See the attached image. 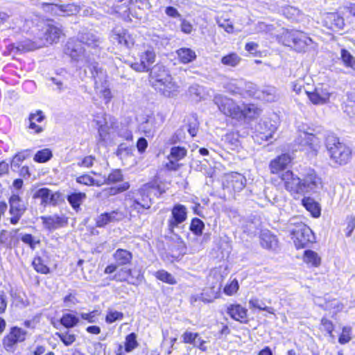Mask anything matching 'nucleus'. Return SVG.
Segmentation results:
<instances>
[{
    "instance_id": "nucleus-49",
    "label": "nucleus",
    "mask_w": 355,
    "mask_h": 355,
    "mask_svg": "<svg viewBox=\"0 0 355 355\" xmlns=\"http://www.w3.org/2000/svg\"><path fill=\"white\" fill-rule=\"evenodd\" d=\"M204 223L199 218H193L190 225V230L196 235H201L204 229Z\"/></svg>"
},
{
    "instance_id": "nucleus-32",
    "label": "nucleus",
    "mask_w": 355,
    "mask_h": 355,
    "mask_svg": "<svg viewBox=\"0 0 355 355\" xmlns=\"http://www.w3.org/2000/svg\"><path fill=\"white\" fill-rule=\"evenodd\" d=\"M302 204L313 217L317 218L320 215V205L313 198L305 197L302 200Z\"/></svg>"
},
{
    "instance_id": "nucleus-51",
    "label": "nucleus",
    "mask_w": 355,
    "mask_h": 355,
    "mask_svg": "<svg viewBox=\"0 0 355 355\" xmlns=\"http://www.w3.org/2000/svg\"><path fill=\"white\" fill-rule=\"evenodd\" d=\"M33 266L37 272L47 274L49 272V268L44 263L40 257H35L33 261Z\"/></svg>"
},
{
    "instance_id": "nucleus-58",
    "label": "nucleus",
    "mask_w": 355,
    "mask_h": 355,
    "mask_svg": "<svg viewBox=\"0 0 355 355\" xmlns=\"http://www.w3.org/2000/svg\"><path fill=\"white\" fill-rule=\"evenodd\" d=\"M99 315V311H93L89 313H80V317L82 319L87 320L89 323H95L97 322Z\"/></svg>"
},
{
    "instance_id": "nucleus-46",
    "label": "nucleus",
    "mask_w": 355,
    "mask_h": 355,
    "mask_svg": "<svg viewBox=\"0 0 355 355\" xmlns=\"http://www.w3.org/2000/svg\"><path fill=\"white\" fill-rule=\"evenodd\" d=\"M79 319L74 315L66 313L62 315L60 319V323L66 328H71L76 326Z\"/></svg>"
},
{
    "instance_id": "nucleus-34",
    "label": "nucleus",
    "mask_w": 355,
    "mask_h": 355,
    "mask_svg": "<svg viewBox=\"0 0 355 355\" xmlns=\"http://www.w3.org/2000/svg\"><path fill=\"white\" fill-rule=\"evenodd\" d=\"M179 60L183 64L193 62L196 58V52L189 48H180L177 51Z\"/></svg>"
},
{
    "instance_id": "nucleus-54",
    "label": "nucleus",
    "mask_w": 355,
    "mask_h": 355,
    "mask_svg": "<svg viewBox=\"0 0 355 355\" xmlns=\"http://www.w3.org/2000/svg\"><path fill=\"white\" fill-rule=\"evenodd\" d=\"M43 45H45V43L37 44L35 42L26 40L24 41L23 43L20 45L19 49L22 51H30L40 48Z\"/></svg>"
},
{
    "instance_id": "nucleus-47",
    "label": "nucleus",
    "mask_w": 355,
    "mask_h": 355,
    "mask_svg": "<svg viewBox=\"0 0 355 355\" xmlns=\"http://www.w3.org/2000/svg\"><path fill=\"white\" fill-rule=\"evenodd\" d=\"M239 288V284L236 279H233L228 282L223 288V292L228 296L235 295Z\"/></svg>"
},
{
    "instance_id": "nucleus-24",
    "label": "nucleus",
    "mask_w": 355,
    "mask_h": 355,
    "mask_svg": "<svg viewBox=\"0 0 355 355\" xmlns=\"http://www.w3.org/2000/svg\"><path fill=\"white\" fill-rule=\"evenodd\" d=\"M276 129V126L272 124L270 121H265L259 124L257 131L261 139L268 141L272 138Z\"/></svg>"
},
{
    "instance_id": "nucleus-27",
    "label": "nucleus",
    "mask_w": 355,
    "mask_h": 355,
    "mask_svg": "<svg viewBox=\"0 0 355 355\" xmlns=\"http://www.w3.org/2000/svg\"><path fill=\"white\" fill-rule=\"evenodd\" d=\"M293 48L297 51H304L313 44V40L305 33L299 31Z\"/></svg>"
},
{
    "instance_id": "nucleus-63",
    "label": "nucleus",
    "mask_w": 355,
    "mask_h": 355,
    "mask_svg": "<svg viewBox=\"0 0 355 355\" xmlns=\"http://www.w3.org/2000/svg\"><path fill=\"white\" fill-rule=\"evenodd\" d=\"M202 89L198 85H191L189 89V95L195 100L201 98Z\"/></svg>"
},
{
    "instance_id": "nucleus-56",
    "label": "nucleus",
    "mask_w": 355,
    "mask_h": 355,
    "mask_svg": "<svg viewBox=\"0 0 355 355\" xmlns=\"http://www.w3.org/2000/svg\"><path fill=\"white\" fill-rule=\"evenodd\" d=\"M123 175L120 170L112 171L107 176L105 182L107 184L115 183L121 181Z\"/></svg>"
},
{
    "instance_id": "nucleus-23",
    "label": "nucleus",
    "mask_w": 355,
    "mask_h": 355,
    "mask_svg": "<svg viewBox=\"0 0 355 355\" xmlns=\"http://www.w3.org/2000/svg\"><path fill=\"white\" fill-rule=\"evenodd\" d=\"M291 157L287 154H282L276 159L272 160L270 164V168L272 173H277L284 169L291 162Z\"/></svg>"
},
{
    "instance_id": "nucleus-5",
    "label": "nucleus",
    "mask_w": 355,
    "mask_h": 355,
    "mask_svg": "<svg viewBox=\"0 0 355 355\" xmlns=\"http://www.w3.org/2000/svg\"><path fill=\"white\" fill-rule=\"evenodd\" d=\"M226 89L232 94H239L244 97H254L257 98V95L259 89L257 85L252 83H244L241 80H231L226 84Z\"/></svg>"
},
{
    "instance_id": "nucleus-6",
    "label": "nucleus",
    "mask_w": 355,
    "mask_h": 355,
    "mask_svg": "<svg viewBox=\"0 0 355 355\" xmlns=\"http://www.w3.org/2000/svg\"><path fill=\"white\" fill-rule=\"evenodd\" d=\"M301 184L303 194L316 193L323 187L322 178L313 169L309 168L301 175Z\"/></svg>"
},
{
    "instance_id": "nucleus-62",
    "label": "nucleus",
    "mask_w": 355,
    "mask_h": 355,
    "mask_svg": "<svg viewBox=\"0 0 355 355\" xmlns=\"http://www.w3.org/2000/svg\"><path fill=\"white\" fill-rule=\"evenodd\" d=\"M58 334L60 340L67 346L71 345L76 340L75 335L69 334L68 331L66 333H60Z\"/></svg>"
},
{
    "instance_id": "nucleus-48",
    "label": "nucleus",
    "mask_w": 355,
    "mask_h": 355,
    "mask_svg": "<svg viewBox=\"0 0 355 355\" xmlns=\"http://www.w3.org/2000/svg\"><path fill=\"white\" fill-rule=\"evenodd\" d=\"M123 318V313L112 309L107 310L105 317V322L108 324L114 322L116 320H121Z\"/></svg>"
},
{
    "instance_id": "nucleus-14",
    "label": "nucleus",
    "mask_w": 355,
    "mask_h": 355,
    "mask_svg": "<svg viewBox=\"0 0 355 355\" xmlns=\"http://www.w3.org/2000/svg\"><path fill=\"white\" fill-rule=\"evenodd\" d=\"M187 150L184 147L175 146L171 149V153L168 156V162L166 167L168 170L176 171L179 168L180 164L177 162L183 159L187 155Z\"/></svg>"
},
{
    "instance_id": "nucleus-52",
    "label": "nucleus",
    "mask_w": 355,
    "mask_h": 355,
    "mask_svg": "<svg viewBox=\"0 0 355 355\" xmlns=\"http://www.w3.org/2000/svg\"><path fill=\"white\" fill-rule=\"evenodd\" d=\"M298 131L300 132V137H302V136L306 137V135L318 133V130L315 128L305 123H302L298 126Z\"/></svg>"
},
{
    "instance_id": "nucleus-21",
    "label": "nucleus",
    "mask_w": 355,
    "mask_h": 355,
    "mask_svg": "<svg viewBox=\"0 0 355 355\" xmlns=\"http://www.w3.org/2000/svg\"><path fill=\"white\" fill-rule=\"evenodd\" d=\"M62 35V30L60 27L53 24L46 25L44 33L45 44L58 42Z\"/></svg>"
},
{
    "instance_id": "nucleus-17",
    "label": "nucleus",
    "mask_w": 355,
    "mask_h": 355,
    "mask_svg": "<svg viewBox=\"0 0 355 355\" xmlns=\"http://www.w3.org/2000/svg\"><path fill=\"white\" fill-rule=\"evenodd\" d=\"M261 245L270 250H276L278 248V239L277 236L269 230H263L260 234Z\"/></svg>"
},
{
    "instance_id": "nucleus-36",
    "label": "nucleus",
    "mask_w": 355,
    "mask_h": 355,
    "mask_svg": "<svg viewBox=\"0 0 355 355\" xmlns=\"http://www.w3.org/2000/svg\"><path fill=\"white\" fill-rule=\"evenodd\" d=\"M58 196L56 193H52L51 191L46 189L42 188L37 190L34 198H40L42 200V202L45 204H54L55 202V196Z\"/></svg>"
},
{
    "instance_id": "nucleus-41",
    "label": "nucleus",
    "mask_w": 355,
    "mask_h": 355,
    "mask_svg": "<svg viewBox=\"0 0 355 355\" xmlns=\"http://www.w3.org/2000/svg\"><path fill=\"white\" fill-rule=\"evenodd\" d=\"M86 198L85 193H73L67 196V200L74 209L79 208L81 203Z\"/></svg>"
},
{
    "instance_id": "nucleus-8",
    "label": "nucleus",
    "mask_w": 355,
    "mask_h": 355,
    "mask_svg": "<svg viewBox=\"0 0 355 355\" xmlns=\"http://www.w3.org/2000/svg\"><path fill=\"white\" fill-rule=\"evenodd\" d=\"M305 93L311 103L315 105L328 103L331 96L329 88L324 85L316 86L312 91L305 89Z\"/></svg>"
},
{
    "instance_id": "nucleus-20",
    "label": "nucleus",
    "mask_w": 355,
    "mask_h": 355,
    "mask_svg": "<svg viewBox=\"0 0 355 355\" xmlns=\"http://www.w3.org/2000/svg\"><path fill=\"white\" fill-rule=\"evenodd\" d=\"M227 314L234 320L244 322L248 316V310L241 304H230L227 309Z\"/></svg>"
},
{
    "instance_id": "nucleus-9",
    "label": "nucleus",
    "mask_w": 355,
    "mask_h": 355,
    "mask_svg": "<svg viewBox=\"0 0 355 355\" xmlns=\"http://www.w3.org/2000/svg\"><path fill=\"white\" fill-rule=\"evenodd\" d=\"M285 189L292 196L303 194L301 178L291 171H286L280 177Z\"/></svg>"
},
{
    "instance_id": "nucleus-31",
    "label": "nucleus",
    "mask_w": 355,
    "mask_h": 355,
    "mask_svg": "<svg viewBox=\"0 0 355 355\" xmlns=\"http://www.w3.org/2000/svg\"><path fill=\"white\" fill-rule=\"evenodd\" d=\"M325 24L329 28L336 31L343 28L344 21L343 18L340 17L336 14L329 13L325 17Z\"/></svg>"
},
{
    "instance_id": "nucleus-12",
    "label": "nucleus",
    "mask_w": 355,
    "mask_h": 355,
    "mask_svg": "<svg viewBox=\"0 0 355 355\" xmlns=\"http://www.w3.org/2000/svg\"><path fill=\"white\" fill-rule=\"evenodd\" d=\"M178 85L173 81L171 76L157 79V89L166 96H175L178 92Z\"/></svg>"
},
{
    "instance_id": "nucleus-60",
    "label": "nucleus",
    "mask_w": 355,
    "mask_h": 355,
    "mask_svg": "<svg viewBox=\"0 0 355 355\" xmlns=\"http://www.w3.org/2000/svg\"><path fill=\"white\" fill-rule=\"evenodd\" d=\"M284 15L288 18H295L301 15V11L293 6H286L284 8Z\"/></svg>"
},
{
    "instance_id": "nucleus-1",
    "label": "nucleus",
    "mask_w": 355,
    "mask_h": 355,
    "mask_svg": "<svg viewBox=\"0 0 355 355\" xmlns=\"http://www.w3.org/2000/svg\"><path fill=\"white\" fill-rule=\"evenodd\" d=\"M326 147L331 161L337 165L346 164L351 158V149L339 139L329 135L326 139Z\"/></svg>"
},
{
    "instance_id": "nucleus-64",
    "label": "nucleus",
    "mask_w": 355,
    "mask_h": 355,
    "mask_svg": "<svg viewBox=\"0 0 355 355\" xmlns=\"http://www.w3.org/2000/svg\"><path fill=\"white\" fill-rule=\"evenodd\" d=\"M351 328L344 327L341 335L339 337L338 341L340 344L347 343L351 340Z\"/></svg>"
},
{
    "instance_id": "nucleus-10",
    "label": "nucleus",
    "mask_w": 355,
    "mask_h": 355,
    "mask_svg": "<svg viewBox=\"0 0 355 355\" xmlns=\"http://www.w3.org/2000/svg\"><path fill=\"white\" fill-rule=\"evenodd\" d=\"M42 8L53 15H71L78 11V7L74 4L58 5L44 3Z\"/></svg>"
},
{
    "instance_id": "nucleus-33",
    "label": "nucleus",
    "mask_w": 355,
    "mask_h": 355,
    "mask_svg": "<svg viewBox=\"0 0 355 355\" xmlns=\"http://www.w3.org/2000/svg\"><path fill=\"white\" fill-rule=\"evenodd\" d=\"M10 213L24 214L26 209L25 203L17 195H12L9 199Z\"/></svg>"
},
{
    "instance_id": "nucleus-11",
    "label": "nucleus",
    "mask_w": 355,
    "mask_h": 355,
    "mask_svg": "<svg viewBox=\"0 0 355 355\" xmlns=\"http://www.w3.org/2000/svg\"><path fill=\"white\" fill-rule=\"evenodd\" d=\"M245 183V178L240 173L232 172L225 175L223 181L224 187L231 189L234 191H241Z\"/></svg>"
},
{
    "instance_id": "nucleus-30",
    "label": "nucleus",
    "mask_w": 355,
    "mask_h": 355,
    "mask_svg": "<svg viewBox=\"0 0 355 355\" xmlns=\"http://www.w3.org/2000/svg\"><path fill=\"white\" fill-rule=\"evenodd\" d=\"M80 42L85 44L87 46L96 49L101 43V38L96 34L88 32L82 33L80 36Z\"/></svg>"
},
{
    "instance_id": "nucleus-42",
    "label": "nucleus",
    "mask_w": 355,
    "mask_h": 355,
    "mask_svg": "<svg viewBox=\"0 0 355 355\" xmlns=\"http://www.w3.org/2000/svg\"><path fill=\"white\" fill-rule=\"evenodd\" d=\"M249 306L250 309H257L266 311L270 314H275V310L272 307L266 306L263 302L257 297H252L249 300Z\"/></svg>"
},
{
    "instance_id": "nucleus-4",
    "label": "nucleus",
    "mask_w": 355,
    "mask_h": 355,
    "mask_svg": "<svg viewBox=\"0 0 355 355\" xmlns=\"http://www.w3.org/2000/svg\"><path fill=\"white\" fill-rule=\"evenodd\" d=\"M291 231L292 239L297 249L306 247L315 240L311 230L304 223H297Z\"/></svg>"
},
{
    "instance_id": "nucleus-26",
    "label": "nucleus",
    "mask_w": 355,
    "mask_h": 355,
    "mask_svg": "<svg viewBox=\"0 0 355 355\" xmlns=\"http://www.w3.org/2000/svg\"><path fill=\"white\" fill-rule=\"evenodd\" d=\"M303 261L309 266L318 268L321 265V257L315 251L307 250L304 252Z\"/></svg>"
},
{
    "instance_id": "nucleus-55",
    "label": "nucleus",
    "mask_w": 355,
    "mask_h": 355,
    "mask_svg": "<svg viewBox=\"0 0 355 355\" xmlns=\"http://www.w3.org/2000/svg\"><path fill=\"white\" fill-rule=\"evenodd\" d=\"M198 125L199 123L197 120V118L195 116H191L189 119L188 132L191 135V137H194L197 135Z\"/></svg>"
},
{
    "instance_id": "nucleus-50",
    "label": "nucleus",
    "mask_w": 355,
    "mask_h": 355,
    "mask_svg": "<svg viewBox=\"0 0 355 355\" xmlns=\"http://www.w3.org/2000/svg\"><path fill=\"white\" fill-rule=\"evenodd\" d=\"M51 157V151L46 148L38 151L34 157V160L37 162L43 163L49 160Z\"/></svg>"
},
{
    "instance_id": "nucleus-45",
    "label": "nucleus",
    "mask_w": 355,
    "mask_h": 355,
    "mask_svg": "<svg viewBox=\"0 0 355 355\" xmlns=\"http://www.w3.org/2000/svg\"><path fill=\"white\" fill-rule=\"evenodd\" d=\"M340 56L344 65L355 71L354 57L348 51L345 49L341 50Z\"/></svg>"
},
{
    "instance_id": "nucleus-43",
    "label": "nucleus",
    "mask_w": 355,
    "mask_h": 355,
    "mask_svg": "<svg viewBox=\"0 0 355 355\" xmlns=\"http://www.w3.org/2000/svg\"><path fill=\"white\" fill-rule=\"evenodd\" d=\"M340 56L344 65L355 71L354 57L348 51L345 49L341 50Z\"/></svg>"
},
{
    "instance_id": "nucleus-59",
    "label": "nucleus",
    "mask_w": 355,
    "mask_h": 355,
    "mask_svg": "<svg viewBox=\"0 0 355 355\" xmlns=\"http://www.w3.org/2000/svg\"><path fill=\"white\" fill-rule=\"evenodd\" d=\"M218 25L223 28L227 33H233L234 31V27L230 19H218Z\"/></svg>"
},
{
    "instance_id": "nucleus-13",
    "label": "nucleus",
    "mask_w": 355,
    "mask_h": 355,
    "mask_svg": "<svg viewBox=\"0 0 355 355\" xmlns=\"http://www.w3.org/2000/svg\"><path fill=\"white\" fill-rule=\"evenodd\" d=\"M171 218L168 220V227L171 232L178 226L179 224L186 220L187 217V210L184 205H175L171 211Z\"/></svg>"
},
{
    "instance_id": "nucleus-35",
    "label": "nucleus",
    "mask_w": 355,
    "mask_h": 355,
    "mask_svg": "<svg viewBox=\"0 0 355 355\" xmlns=\"http://www.w3.org/2000/svg\"><path fill=\"white\" fill-rule=\"evenodd\" d=\"M26 332L17 327H14L7 336L9 345H12L18 342L24 341L26 338Z\"/></svg>"
},
{
    "instance_id": "nucleus-44",
    "label": "nucleus",
    "mask_w": 355,
    "mask_h": 355,
    "mask_svg": "<svg viewBox=\"0 0 355 355\" xmlns=\"http://www.w3.org/2000/svg\"><path fill=\"white\" fill-rule=\"evenodd\" d=\"M340 56L344 65L355 71L354 57L348 51L345 49L341 50Z\"/></svg>"
},
{
    "instance_id": "nucleus-38",
    "label": "nucleus",
    "mask_w": 355,
    "mask_h": 355,
    "mask_svg": "<svg viewBox=\"0 0 355 355\" xmlns=\"http://www.w3.org/2000/svg\"><path fill=\"white\" fill-rule=\"evenodd\" d=\"M298 32L299 31H286L283 32L281 36L282 44L285 46L293 48Z\"/></svg>"
},
{
    "instance_id": "nucleus-15",
    "label": "nucleus",
    "mask_w": 355,
    "mask_h": 355,
    "mask_svg": "<svg viewBox=\"0 0 355 355\" xmlns=\"http://www.w3.org/2000/svg\"><path fill=\"white\" fill-rule=\"evenodd\" d=\"M155 54L153 51H147L144 55H141V63L134 64L132 67L137 71H150L149 74V81L153 83V77L152 76V69L155 62Z\"/></svg>"
},
{
    "instance_id": "nucleus-29",
    "label": "nucleus",
    "mask_w": 355,
    "mask_h": 355,
    "mask_svg": "<svg viewBox=\"0 0 355 355\" xmlns=\"http://www.w3.org/2000/svg\"><path fill=\"white\" fill-rule=\"evenodd\" d=\"M262 110L254 104H246L241 107V118L255 119L261 114Z\"/></svg>"
},
{
    "instance_id": "nucleus-25",
    "label": "nucleus",
    "mask_w": 355,
    "mask_h": 355,
    "mask_svg": "<svg viewBox=\"0 0 355 355\" xmlns=\"http://www.w3.org/2000/svg\"><path fill=\"white\" fill-rule=\"evenodd\" d=\"M298 140L301 145L307 146L315 153L318 152L320 146V141L316 137V134L306 135V137L302 136V137H299Z\"/></svg>"
},
{
    "instance_id": "nucleus-40",
    "label": "nucleus",
    "mask_w": 355,
    "mask_h": 355,
    "mask_svg": "<svg viewBox=\"0 0 355 355\" xmlns=\"http://www.w3.org/2000/svg\"><path fill=\"white\" fill-rule=\"evenodd\" d=\"M241 57L236 53H231L221 58V63L227 67H235L241 62Z\"/></svg>"
},
{
    "instance_id": "nucleus-61",
    "label": "nucleus",
    "mask_w": 355,
    "mask_h": 355,
    "mask_svg": "<svg viewBox=\"0 0 355 355\" xmlns=\"http://www.w3.org/2000/svg\"><path fill=\"white\" fill-rule=\"evenodd\" d=\"M12 238L8 231L2 230L0 232V243L5 245L6 248H11Z\"/></svg>"
},
{
    "instance_id": "nucleus-16",
    "label": "nucleus",
    "mask_w": 355,
    "mask_h": 355,
    "mask_svg": "<svg viewBox=\"0 0 355 355\" xmlns=\"http://www.w3.org/2000/svg\"><path fill=\"white\" fill-rule=\"evenodd\" d=\"M44 227L50 231L64 227L67 224V218L64 215L54 214L49 216H41Z\"/></svg>"
},
{
    "instance_id": "nucleus-39",
    "label": "nucleus",
    "mask_w": 355,
    "mask_h": 355,
    "mask_svg": "<svg viewBox=\"0 0 355 355\" xmlns=\"http://www.w3.org/2000/svg\"><path fill=\"white\" fill-rule=\"evenodd\" d=\"M130 205L131 207H133L135 209H137L138 211H140L141 209H148L151 205V200L148 198V196H142L141 199H130Z\"/></svg>"
},
{
    "instance_id": "nucleus-18",
    "label": "nucleus",
    "mask_w": 355,
    "mask_h": 355,
    "mask_svg": "<svg viewBox=\"0 0 355 355\" xmlns=\"http://www.w3.org/2000/svg\"><path fill=\"white\" fill-rule=\"evenodd\" d=\"M123 218V214L119 211H113L110 213H104L98 216L96 219L97 227H101L106 225L121 220Z\"/></svg>"
},
{
    "instance_id": "nucleus-7",
    "label": "nucleus",
    "mask_w": 355,
    "mask_h": 355,
    "mask_svg": "<svg viewBox=\"0 0 355 355\" xmlns=\"http://www.w3.org/2000/svg\"><path fill=\"white\" fill-rule=\"evenodd\" d=\"M214 102L219 110L226 116L234 119L241 118V107L232 99L222 95H217L214 98Z\"/></svg>"
},
{
    "instance_id": "nucleus-19",
    "label": "nucleus",
    "mask_w": 355,
    "mask_h": 355,
    "mask_svg": "<svg viewBox=\"0 0 355 355\" xmlns=\"http://www.w3.org/2000/svg\"><path fill=\"white\" fill-rule=\"evenodd\" d=\"M279 96L277 89L272 86H265L259 89L257 99L267 102L272 103L278 101Z\"/></svg>"
},
{
    "instance_id": "nucleus-3",
    "label": "nucleus",
    "mask_w": 355,
    "mask_h": 355,
    "mask_svg": "<svg viewBox=\"0 0 355 355\" xmlns=\"http://www.w3.org/2000/svg\"><path fill=\"white\" fill-rule=\"evenodd\" d=\"M65 53L68 55L74 62L77 63L84 62L85 67L83 72H80V78L83 79L87 76V69H88V60L92 62H96L94 58H91L89 54L86 53L80 42L75 41H69L66 45Z\"/></svg>"
},
{
    "instance_id": "nucleus-28",
    "label": "nucleus",
    "mask_w": 355,
    "mask_h": 355,
    "mask_svg": "<svg viewBox=\"0 0 355 355\" xmlns=\"http://www.w3.org/2000/svg\"><path fill=\"white\" fill-rule=\"evenodd\" d=\"M219 296V289H215L214 287L205 288L200 295L195 297V301L200 300L205 303L212 302Z\"/></svg>"
},
{
    "instance_id": "nucleus-53",
    "label": "nucleus",
    "mask_w": 355,
    "mask_h": 355,
    "mask_svg": "<svg viewBox=\"0 0 355 355\" xmlns=\"http://www.w3.org/2000/svg\"><path fill=\"white\" fill-rule=\"evenodd\" d=\"M137 342L136 340L135 334L132 333L127 336L125 343V352H130L132 351L137 347Z\"/></svg>"
},
{
    "instance_id": "nucleus-2",
    "label": "nucleus",
    "mask_w": 355,
    "mask_h": 355,
    "mask_svg": "<svg viewBox=\"0 0 355 355\" xmlns=\"http://www.w3.org/2000/svg\"><path fill=\"white\" fill-rule=\"evenodd\" d=\"M88 69L94 80L96 93L103 98L107 103L111 100L112 94L107 84L106 71L97 62H92L90 60H88Z\"/></svg>"
},
{
    "instance_id": "nucleus-22",
    "label": "nucleus",
    "mask_w": 355,
    "mask_h": 355,
    "mask_svg": "<svg viewBox=\"0 0 355 355\" xmlns=\"http://www.w3.org/2000/svg\"><path fill=\"white\" fill-rule=\"evenodd\" d=\"M111 40L114 43H117L121 46L130 48L134 44V41L130 35L125 31H114L111 35Z\"/></svg>"
},
{
    "instance_id": "nucleus-57",
    "label": "nucleus",
    "mask_w": 355,
    "mask_h": 355,
    "mask_svg": "<svg viewBox=\"0 0 355 355\" xmlns=\"http://www.w3.org/2000/svg\"><path fill=\"white\" fill-rule=\"evenodd\" d=\"M157 278L164 282L171 284L175 283V280L173 277L170 273L164 270H159L157 272Z\"/></svg>"
},
{
    "instance_id": "nucleus-37",
    "label": "nucleus",
    "mask_w": 355,
    "mask_h": 355,
    "mask_svg": "<svg viewBox=\"0 0 355 355\" xmlns=\"http://www.w3.org/2000/svg\"><path fill=\"white\" fill-rule=\"evenodd\" d=\"M113 257L118 266H123L130 263L132 256V253L126 250L118 249L113 254Z\"/></svg>"
}]
</instances>
